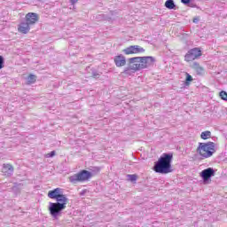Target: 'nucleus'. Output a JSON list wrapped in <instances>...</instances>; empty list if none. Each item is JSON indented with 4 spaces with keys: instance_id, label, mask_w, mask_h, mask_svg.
I'll return each mask as SVG.
<instances>
[{
    "instance_id": "1",
    "label": "nucleus",
    "mask_w": 227,
    "mask_h": 227,
    "mask_svg": "<svg viewBox=\"0 0 227 227\" xmlns=\"http://www.w3.org/2000/svg\"><path fill=\"white\" fill-rule=\"evenodd\" d=\"M48 198H51V200H56L57 201L49 203L48 210L51 217L53 219L61 217L63 210L67 208V205L68 203V198H67V195L63 194L61 188H56L48 192Z\"/></svg>"
},
{
    "instance_id": "2",
    "label": "nucleus",
    "mask_w": 227,
    "mask_h": 227,
    "mask_svg": "<svg viewBox=\"0 0 227 227\" xmlns=\"http://www.w3.org/2000/svg\"><path fill=\"white\" fill-rule=\"evenodd\" d=\"M171 162H173V153H165L154 163L153 169L155 173L168 175V173H171L173 171V168H171Z\"/></svg>"
},
{
    "instance_id": "3",
    "label": "nucleus",
    "mask_w": 227,
    "mask_h": 227,
    "mask_svg": "<svg viewBox=\"0 0 227 227\" xmlns=\"http://www.w3.org/2000/svg\"><path fill=\"white\" fill-rule=\"evenodd\" d=\"M215 152V143L207 142V143H199L197 148V153L203 157V159H208L214 155Z\"/></svg>"
},
{
    "instance_id": "4",
    "label": "nucleus",
    "mask_w": 227,
    "mask_h": 227,
    "mask_svg": "<svg viewBox=\"0 0 227 227\" xmlns=\"http://www.w3.org/2000/svg\"><path fill=\"white\" fill-rule=\"evenodd\" d=\"M93 176V174L88 170H82L77 174L69 176V182L71 184H78V182H88L90 178Z\"/></svg>"
},
{
    "instance_id": "5",
    "label": "nucleus",
    "mask_w": 227,
    "mask_h": 227,
    "mask_svg": "<svg viewBox=\"0 0 227 227\" xmlns=\"http://www.w3.org/2000/svg\"><path fill=\"white\" fill-rule=\"evenodd\" d=\"M134 59L136 61H140V65H136L135 68H140V70H145V68H149V67H153L155 63V59L153 57H135ZM133 59H131V61H134Z\"/></svg>"
},
{
    "instance_id": "6",
    "label": "nucleus",
    "mask_w": 227,
    "mask_h": 227,
    "mask_svg": "<svg viewBox=\"0 0 227 227\" xmlns=\"http://www.w3.org/2000/svg\"><path fill=\"white\" fill-rule=\"evenodd\" d=\"M200 176L202 178L204 184H210L212 182V176H215V169L213 168H207L203 169Z\"/></svg>"
},
{
    "instance_id": "7",
    "label": "nucleus",
    "mask_w": 227,
    "mask_h": 227,
    "mask_svg": "<svg viewBox=\"0 0 227 227\" xmlns=\"http://www.w3.org/2000/svg\"><path fill=\"white\" fill-rule=\"evenodd\" d=\"M198 58H201V49L192 48L185 54L184 61H194V59H198Z\"/></svg>"
},
{
    "instance_id": "8",
    "label": "nucleus",
    "mask_w": 227,
    "mask_h": 227,
    "mask_svg": "<svg viewBox=\"0 0 227 227\" xmlns=\"http://www.w3.org/2000/svg\"><path fill=\"white\" fill-rule=\"evenodd\" d=\"M124 54H139V52H145V50L139 45H131L122 51Z\"/></svg>"
},
{
    "instance_id": "9",
    "label": "nucleus",
    "mask_w": 227,
    "mask_h": 227,
    "mask_svg": "<svg viewBox=\"0 0 227 227\" xmlns=\"http://www.w3.org/2000/svg\"><path fill=\"white\" fill-rule=\"evenodd\" d=\"M25 19L27 24L33 26V24H36V22H38V14L35 12H28Z\"/></svg>"
},
{
    "instance_id": "10",
    "label": "nucleus",
    "mask_w": 227,
    "mask_h": 227,
    "mask_svg": "<svg viewBox=\"0 0 227 227\" xmlns=\"http://www.w3.org/2000/svg\"><path fill=\"white\" fill-rule=\"evenodd\" d=\"M13 166L12 164H4L2 168V173L4 174V176L10 177L13 175Z\"/></svg>"
},
{
    "instance_id": "11",
    "label": "nucleus",
    "mask_w": 227,
    "mask_h": 227,
    "mask_svg": "<svg viewBox=\"0 0 227 227\" xmlns=\"http://www.w3.org/2000/svg\"><path fill=\"white\" fill-rule=\"evenodd\" d=\"M114 61L115 63V67H117L118 68L125 67V65H127V59L123 55L115 56Z\"/></svg>"
},
{
    "instance_id": "12",
    "label": "nucleus",
    "mask_w": 227,
    "mask_h": 227,
    "mask_svg": "<svg viewBox=\"0 0 227 227\" xmlns=\"http://www.w3.org/2000/svg\"><path fill=\"white\" fill-rule=\"evenodd\" d=\"M29 26V23H27V21L21 22L18 27L19 33H22V35H27V33H29V30L31 29Z\"/></svg>"
},
{
    "instance_id": "13",
    "label": "nucleus",
    "mask_w": 227,
    "mask_h": 227,
    "mask_svg": "<svg viewBox=\"0 0 227 227\" xmlns=\"http://www.w3.org/2000/svg\"><path fill=\"white\" fill-rule=\"evenodd\" d=\"M192 68L195 70L197 75H203L205 74V69L198 62H193Z\"/></svg>"
},
{
    "instance_id": "14",
    "label": "nucleus",
    "mask_w": 227,
    "mask_h": 227,
    "mask_svg": "<svg viewBox=\"0 0 227 227\" xmlns=\"http://www.w3.org/2000/svg\"><path fill=\"white\" fill-rule=\"evenodd\" d=\"M135 58H136V57L130 58V59H129V61L130 68H131L132 70H134V72H137V71L141 70V68L136 69V65H141V64H140V61H137V60L134 59ZM132 59H133V60H132Z\"/></svg>"
},
{
    "instance_id": "15",
    "label": "nucleus",
    "mask_w": 227,
    "mask_h": 227,
    "mask_svg": "<svg viewBox=\"0 0 227 227\" xmlns=\"http://www.w3.org/2000/svg\"><path fill=\"white\" fill-rule=\"evenodd\" d=\"M165 8H168V10H175L176 8V4H175L174 0H167L165 2Z\"/></svg>"
},
{
    "instance_id": "16",
    "label": "nucleus",
    "mask_w": 227,
    "mask_h": 227,
    "mask_svg": "<svg viewBox=\"0 0 227 227\" xmlns=\"http://www.w3.org/2000/svg\"><path fill=\"white\" fill-rule=\"evenodd\" d=\"M200 137L201 139H210V137H212V132H210L209 130H207V131H203L201 134H200Z\"/></svg>"
},
{
    "instance_id": "17",
    "label": "nucleus",
    "mask_w": 227,
    "mask_h": 227,
    "mask_svg": "<svg viewBox=\"0 0 227 227\" xmlns=\"http://www.w3.org/2000/svg\"><path fill=\"white\" fill-rule=\"evenodd\" d=\"M27 83L28 84H35V82H36V75L35 74H30L27 78Z\"/></svg>"
},
{
    "instance_id": "18",
    "label": "nucleus",
    "mask_w": 227,
    "mask_h": 227,
    "mask_svg": "<svg viewBox=\"0 0 227 227\" xmlns=\"http://www.w3.org/2000/svg\"><path fill=\"white\" fill-rule=\"evenodd\" d=\"M123 74L126 75H132V74H136V71L130 67V65L124 69Z\"/></svg>"
},
{
    "instance_id": "19",
    "label": "nucleus",
    "mask_w": 227,
    "mask_h": 227,
    "mask_svg": "<svg viewBox=\"0 0 227 227\" xmlns=\"http://www.w3.org/2000/svg\"><path fill=\"white\" fill-rule=\"evenodd\" d=\"M191 82H192V76L189 73H186L185 85L189 86Z\"/></svg>"
},
{
    "instance_id": "20",
    "label": "nucleus",
    "mask_w": 227,
    "mask_h": 227,
    "mask_svg": "<svg viewBox=\"0 0 227 227\" xmlns=\"http://www.w3.org/2000/svg\"><path fill=\"white\" fill-rule=\"evenodd\" d=\"M91 77H93L94 79H98L100 77V73L92 70L91 71Z\"/></svg>"
},
{
    "instance_id": "21",
    "label": "nucleus",
    "mask_w": 227,
    "mask_h": 227,
    "mask_svg": "<svg viewBox=\"0 0 227 227\" xmlns=\"http://www.w3.org/2000/svg\"><path fill=\"white\" fill-rule=\"evenodd\" d=\"M220 98H222V100L227 101V92L224 90H222L220 92Z\"/></svg>"
},
{
    "instance_id": "22",
    "label": "nucleus",
    "mask_w": 227,
    "mask_h": 227,
    "mask_svg": "<svg viewBox=\"0 0 227 227\" xmlns=\"http://www.w3.org/2000/svg\"><path fill=\"white\" fill-rule=\"evenodd\" d=\"M128 178H129V180H130V182H136V180H137V176H136V175H128Z\"/></svg>"
},
{
    "instance_id": "23",
    "label": "nucleus",
    "mask_w": 227,
    "mask_h": 227,
    "mask_svg": "<svg viewBox=\"0 0 227 227\" xmlns=\"http://www.w3.org/2000/svg\"><path fill=\"white\" fill-rule=\"evenodd\" d=\"M4 68V58L0 55V70Z\"/></svg>"
},
{
    "instance_id": "24",
    "label": "nucleus",
    "mask_w": 227,
    "mask_h": 227,
    "mask_svg": "<svg viewBox=\"0 0 227 227\" xmlns=\"http://www.w3.org/2000/svg\"><path fill=\"white\" fill-rule=\"evenodd\" d=\"M181 3L183 4H189L191 3V0H181Z\"/></svg>"
},
{
    "instance_id": "25",
    "label": "nucleus",
    "mask_w": 227,
    "mask_h": 227,
    "mask_svg": "<svg viewBox=\"0 0 227 227\" xmlns=\"http://www.w3.org/2000/svg\"><path fill=\"white\" fill-rule=\"evenodd\" d=\"M56 155V151H51L49 154L48 157H54Z\"/></svg>"
},
{
    "instance_id": "26",
    "label": "nucleus",
    "mask_w": 227,
    "mask_h": 227,
    "mask_svg": "<svg viewBox=\"0 0 227 227\" xmlns=\"http://www.w3.org/2000/svg\"><path fill=\"white\" fill-rule=\"evenodd\" d=\"M192 22L193 24H198V22H200V18H193Z\"/></svg>"
},
{
    "instance_id": "27",
    "label": "nucleus",
    "mask_w": 227,
    "mask_h": 227,
    "mask_svg": "<svg viewBox=\"0 0 227 227\" xmlns=\"http://www.w3.org/2000/svg\"><path fill=\"white\" fill-rule=\"evenodd\" d=\"M71 3H72V4H75V3H77V1H75V0H71Z\"/></svg>"
},
{
    "instance_id": "28",
    "label": "nucleus",
    "mask_w": 227,
    "mask_h": 227,
    "mask_svg": "<svg viewBox=\"0 0 227 227\" xmlns=\"http://www.w3.org/2000/svg\"><path fill=\"white\" fill-rule=\"evenodd\" d=\"M37 1H42V0H37Z\"/></svg>"
}]
</instances>
